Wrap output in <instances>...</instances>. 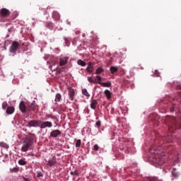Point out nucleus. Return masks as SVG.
Instances as JSON below:
<instances>
[{"mask_svg":"<svg viewBox=\"0 0 181 181\" xmlns=\"http://www.w3.org/2000/svg\"><path fill=\"white\" fill-rule=\"evenodd\" d=\"M95 78H96V80L98 81H97V83H98V84H101L100 83H103V82H101V81H102V78H101V76H96L95 77Z\"/></svg>","mask_w":181,"mask_h":181,"instance_id":"obj_32","label":"nucleus"},{"mask_svg":"<svg viewBox=\"0 0 181 181\" xmlns=\"http://www.w3.org/2000/svg\"><path fill=\"white\" fill-rule=\"evenodd\" d=\"M100 86H103V87H111V83L110 81L105 83H100Z\"/></svg>","mask_w":181,"mask_h":181,"instance_id":"obj_28","label":"nucleus"},{"mask_svg":"<svg viewBox=\"0 0 181 181\" xmlns=\"http://www.w3.org/2000/svg\"><path fill=\"white\" fill-rule=\"evenodd\" d=\"M172 175L174 177H177L179 176V173L176 171V168L173 169Z\"/></svg>","mask_w":181,"mask_h":181,"instance_id":"obj_27","label":"nucleus"},{"mask_svg":"<svg viewBox=\"0 0 181 181\" xmlns=\"http://www.w3.org/2000/svg\"><path fill=\"white\" fill-rule=\"evenodd\" d=\"M26 159L23 158L18 160V164L21 165V166H25L26 165Z\"/></svg>","mask_w":181,"mask_h":181,"instance_id":"obj_22","label":"nucleus"},{"mask_svg":"<svg viewBox=\"0 0 181 181\" xmlns=\"http://www.w3.org/2000/svg\"><path fill=\"white\" fill-rule=\"evenodd\" d=\"M27 108L28 111H34L35 108H36V103L33 101L31 104L28 105Z\"/></svg>","mask_w":181,"mask_h":181,"instance_id":"obj_15","label":"nucleus"},{"mask_svg":"<svg viewBox=\"0 0 181 181\" xmlns=\"http://www.w3.org/2000/svg\"><path fill=\"white\" fill-rule=\"evenodd\" d=\"M11 173H18V172H19V169L14 168L11 170Z\"/></svg>","mask_w":181,"mask_h":181,"instance_id":"obj_36","label":"nucleus"},{"mask_svg":"<svg viewBox=\"0 0 181 181\" xmlns=\"http://www.w3.org/2000/svg\"><path fill=\"white\" fill-rule=\"evenodd\" d=\"M24 181H30V179L23 177Z\"/></svg>","mask_w":181,"mask_h":181,"instance_id":"obj_42","label":"nucleus"},{"mask_svg":"<svg viewBox=\"0 0 181 181\" xmlns=\"http://www.w3.org/2000/svg\"><path fill=\"white\" fill-rule=\"evenodd\" d=\"M57 163V157L53 156L51 158L49 159L48 163H47V166H54Z\"/></svg>","mask_w":181,"mask_h":181,"instance_id":"obj_8","label":"nucleus"},{"mask_svg":"<svg viewBox=\"0 0 181 181\" xmlns=\"http://www.w3.org/2000/svg\"><path fill=\"white\" fill-rule=\"evenodd\" d=\"M125 153H128V150H126V151H125Z\"/></svg>","mask_w":181,"mask_h":181,"instance_id":"obj_46","label":"nucleus"},{"mask_svg":"<svg viewBox=\"0 0 181 181\" xmlns=\"http://www.w3.org/2000/svg\"><path fill=\"white\" fill-rule=\"evenodd\" d=\"M150 153L154 155L153 162L158 166H162L165 163V153L160 151V148L153 146L150 148Z\"/></svg>","mask_w":181,"mask_h":181,"instance_id":"obj_2","label":"nucleus"},{"mask_svg":"<svg viewBox=\"0 0 181 181\" xmlns=\"http://www.w3.org/2000/svg\"><path fill=\"white\" fill-rule=\"evenodd\" d=\"M93 70H94V66L93 65V63L88 62V66L86 68V71L90 74H91L93 73Z\"/></svg>","mask_w":181,"mask_h":181,"instance_id":"obj_14","label":"nucleus"},{"mask_svg":"<svg viewBox=\"0 0 181 181\" xmlns=\"http://www.w3.org/2000/svg\"><path fill=\"white\" fill-rule=\"evenodd\" d=\"M82 93L83 94V95H86V97H90V93H88L87 89L86 88L82 89Z\"/></svg>","mask_w":181,"mask_h":181,"instance_id":"obj_29","label":"nucleus"},{"mask_svg":"<svg viewBox=\"0 0 181 181\" xmlns=\"http://www.w3.org/2000/svg\"><path fill=\"white\" fill-rule=\"evenodd\" d=\"M98 149H100V147L97 144H95L93 146V150L98 151Z\"/></svg>","mask_w":181,"mask_h":181,"instance_id":"obj_38","label":"nucleus"},{"mask_svg":"<svg viewBox=\"0 0 181 181\" xmlns=\"http://www.w3.org/2000/svg\"><path fill=\"white\" fill-rule=\"evenodd\" d=\"M40 124H42V120H30L28 122V127L37 128L40 127Z\"/></svg>","mask_w":181,"mask_h":181,"instance_id":"obj_6","label":"nucleus"},{"mask_svg":"<svg viewBox=\"0 0 181 181\" xmlns=\"http://www.w3.org/2000/svg\"><path fill=\"white\" fill-rule=\"evenodd\" d=\"M167 121H169L168 124V134L164 138L165 142H167V144H170V142H173V138H175V136L172 134L175 133V131L177 129H180L181 126L180 124L176 121V118L174 117H168L166 118Z\"/></svg>","mask_w":181,"mask_h":181,"instance_id":"obj_1","label":"nucleus"},{"mask_svg":"<svg viewBox=\"0 0 181 181\" xmlns=\"http://www.w3.org/2000/svg\"><path fill=\"white\" fill-rule=\"evenodd\" d=\"M70 174L72 175V176H78L80 175V173H78V170H75V171H71L70 173Z\"/></svg>","mask_w":181,"mask_h":181,"instance_id":"obj_31","label":"nucleus"},{"mask_svg":"<svg viewBox=\"0 0 181 181\" xmlns=\"http://www.w3.org/2000/svg\"><path fill=\"white\" fill-rule=\"evenodd\" d=\"M176 139H177L178 144H180V145H181V139L180 138H178V139L176 138Z\"/></svg>","mask_w":181,"mask_h":181,"instance_id":"obj_41","label":"nucleus"},{"mask_svg":"<svg viewBox=\"0 0 181 181\" xmlns=\"http://www.w3.org/2000/svg\"><path fill=\"white\" fill-rule=\"evenodd\" d=\"M4 153L2 152L0 153V160H1V158H2Z\"/></svg>","mask_w":181,"mask_h":181,"instance_id":"obj_43","label":"nucleus"},{"mask_svg":"<svg viewBox=\"0 0 181 181\" xmlns=\"http://www.w3.org/2000/svg\"><path fill=\"white\" fill-rule=\"evenodd\" d=\"M0 148H4V149H8L9 148V145L8 144L1 141L0 142Z\"/></svg>","mask_w":181,"mask_h":181,"instance_id":"obj_19","label":"nucleus"},{"mask_svg":"<svg viewBox=\"0 0 181 181\" xmlns=\"http://www.w3.org/2000/svg\"><path fill=\"white\" fill-rule=\"evenodd\" d=\"M69 62L68 57H63L59 59V66L62 67L63 66H66Z\"/></svg>","mask_w":181,"mask_h":181,"instance_id":"obj_10","label":"nucleus"},{"mask_svg":"<svg viewBox=\"0 0 181 181\" xmlns=\"http://www.w3.org/2000/svg\"><path fill=\"white\" fill-rule=\"evenodd\" d=\"M60 100H62V95L57 93L55 95V103H59Z\"/></svg>","mask_w":181,"mask_h":181,"instance_id":"obj_21","label":"nucleus"},{"mask_svg":"<svg viewBox=\"0 0 181 181\" xmlns=\"http://www.w3.org/2000/svg\"><path fill=\"white\" fill-rule=\"evenodd\" d=\"M101 73H104V69L103 67H98L95 71V74H101Z\"/></svg>","mask_w":181,"mask_h":181,"instance_id":"obj_23","label":"nucleus"},{"mask_svg":"<svg viewBox=\"0 0 181 181\" xmlns=\"http://www.w3.org/2000/svg\"><path fill=\"white\" fill-rule=\"evenodd\" d=\"M5 158H8V154H5Z\"/></svg>","mask_w":181,"mask_h":181,"instance_id":"obj_45","label":"nucleus"},{"mask_svg":"<svg viewBox=\"0 0 181 181\" xmlns=\"http://www.w3.org/2000/svg\"><path fill=\"white\" fill-rule=\"evenodd\" d=\"M154 75L156 76V77H159V71H158V70H156L154 71Z\"/></svg>","mask_w":181,"mask_h":181,"instance_id":"obj_39","label":"nucleus"},{"mask_svg":"<svg viewBox=\"0 0 181 181\" xmlns=\"http://www.w3.org/2000/svg\"><path fill=\"white\" fill-rule=\"evenodd\" d=\"M97 105H98V102H97V100H92L90 103V108L92 110H95Z\"/></svg>","mask_w":181,"mask_h":181,"instance_id":"obj_16","label":"nucleus"},{"mask_svg":"<svg viewBox=\"0 0 181 181\" xmlns=\"http://www.w3.org/2000/svg\"><path fill=\"white\" fill-rule=\"evenodd\" d=\"M178 88H180V89H181V86H178Z\"/></svg>","mask_w":181,"mask_h":181,"instance_id":"obj_47","label":"nucleus"},{"mask_svg":"<svg viewBox=\"0 0 181 181\" xmlns=\"http://www.w3.org/2000/svg\"><path fill=\"white\" fill-rule=\"evenodd\" d=\"M37 177H43V173L40 171L37 172Z\"/></svg>","mask_w":181,"mask_h":181,"instance_id":"obj_37","label":"nucleus"},{"mask_svg":"<svg viewBox=\"0 0 181 181\" xmlns=\"http://www.w3.org/2000/svg\"><path fill=\"white\" fill-rule=\"evenodd\" d=\"M46 28H48V29H52L53 28V23H46Z\"/></svg>","mask_w":181,"mask_h":181,"instance_id":"obj_34","label":"nucleus"},{"mask_svg":"<svg viewBox=\"0 0 181 181\" xmlns=\"http://www.w3.org/2000/svg\"><path fill=\"white\" fill-rule=\"evenodd\" d=\"M104 94L106 95L107 100H110V98H111V91H110L109 90H105L104 91Z\"/></svg>","mask_w":181,"mask_h":181,"instance_id":"obj_20","label":"nucleus"},{"mask_svg":"<svg viewBox=\"0 0 181 181\" xmlns=\"http://www.w3.org/2000/svg\"><path fill=\"white\" fill-rule=\"evenodd\" d=\"M19 109L23 112V114H25L26 112V105H25V102L21 101L19 105Z\"/></svg>","mask_w":181,"mask_h":181,"instance_id":"obj_13","label":"nucleus"},{"mask_svg":"<svg viewBox=\"0 0 181 181\" xmlns=\"http://www.w3.org/2000/svg\"><path fill=\"white\" fill-rule=\"evenodd\" d=\"M54 124H56V127H57V121L54 122Z\"/></svg>","mask_w":181,"mask_h":181,"instance_id":"obj_44","label":"nucleus"},{"mask_svg":"<svg viewBox=\"0 0 181 181\" xmlns=\"http://www.w3.org/2000/svg\"><path fill=\"white\" fill-rule=\"evenodd\" d=\"M18 48H19V42L16 41H13L11 46L10 47L9 52L10 53H16Z\"/></svg>","mask_w":181,"mask_h":181,"instance_id":"obj_5","label":"nucleus"},{"mask_svg":"<svg viewBox=\"0 0 181 181\" xmlns=\"http://www.w3.org/2000/svg\"><path fill=\"white\" fill-rule=\"evenodd\" d=\"M8 103L7 102H4L2 103V108L3 110H7L8 109Z\"/></svg>","mask_w":181,"mask_h":181,"instance_id":"obj_33","label":"nucleus"},{"mask_svg":"<svg viewBox=\"0 0 181 181\" xmlns=\"http://www.w3.org/2000/svg\"><path fill=\"white\" fill-rule=\"evenodd\" d=\"M111 74H114V73H117V71H118V68L115 67V66H111L110 69Z\"/></svg>","mask_w":181,"mask_h":181,"instance_id":"obj_26","label":"nucleus"},{"mask_svg":"<svg viewBox=\"0 0 181 181\" xmlns=\"http://www.w3.org/2000/svg\"><path fill=\"white\" fill-rule=\"evenodd\" d=\"M165 109L170 110L171 112H173V111H177L179 110V105L172 103L170 99L168 105H165Z\"/></svg>","mask_w":181,"mask_h":181,"instance_id":"obj_4","label":"nucleus"},{"mask_svg":"<svg viewBox=\"0 0 181 181\" xmlns=\"http://www.w3.org/2000/svg\"><path fill=\"white\" fill-rule=\"evenodd\" d=\"M69 92V97L71 100V101H73L74 100V96L76 95V91L73 88H68Z\"/></svg>","mask_w":181,"mask_h":181,"instance_id":"obj_9","label":"nucleus"},{"mask_svg":"<svg viewBox=\"0 0 181 181\" xmlns=\"http://www.w3.org/2000/svg\"><path fill=\"white\" fill-rule=\"evenodd\" d=\"M0 13L1 16H2L3 18H7V16H9V15H11V12L6 8H1Z\"/></svg>","mask_w":181,"mask_h":181,"instance_id":"obj_12","label":"nucleus"},{"mask_svg":"<svg viewBox=\"0 0 181 181\" xmlns=\"http://www.w3.org/2000/svg\"><path fill=\"white\" fill-rule=\"evenodd\" d=\"M75 146H76V148H80V146H81V139L76 140Z\"/></svg>","mask_w":181,"mask_h":181,"instance_id":"obj_30","label":"nucleus"},{"mask_svg":"<svg viewBox=\"0 0 181 181\" xmlns=\"http://www.w3.org/2000/svg\"><path fill=\"white\" fill-rule=\"evenodd\" d=\"M95 125L97 127V128H98V129H100V128H101V121L98 120L95 122Z\"/></svg>","mask_w":181,"mask_h":181,"instance_id":"obj_35","label":"nucleus"},{"mask_svg":"<svg viewBox=\"0 0 181 181\" xmlns=\"http://www.w3.org/2000/svg\"><path fill=\"white\" fill-rule=\"evenodd\" d=\"M77 63L79 66H81L82 67H84L86 65V62H84L81 59H78Z\"/></svg>","mask_w":181,"mask_h":181,"instance_id":"obj_25","label":"nucleus"},{"mask_svg":"<svg viewBox=\"0 0 181 181\" xmlns=\"http://www.w3.org/2000/svg\"><path fill=\"white\" fill-rule=\"evenodd\" d=\"M62 135V132L59 129L53 130L50 132V136L52 138H57V136H60Z\"/></svg>","mask_w":181,"mask_h":181,"instance_id":"obj_11","label":"nucleus"},{"mask_svg":"<svg viewBox=\"0 0 181 181\" xmlns=\"http://www.w3.org/2000/svg\"><path fill=\"white\" fill-rule=\"evenodd\" d=\"M88 81H89V83H92L93 84H97V80L93 79V76L88 77Z\"/></svg>","mask_w":181,"mask_h":181,"instance_id":"obj_24","label":"nucleus"},{"mask_svg":"<svg viewBox=\"0 0 181 181\" xmlns=\"http://www.w3.org/2000/svg\"><path fill=\"white\" fill-rule=\"evenodd\" d=\"M47 117L48 118H52V119L54 118V116H53V115H47Z\"/></svg>","mask_w":181,"mask_h":181,"instance_id":"obj_40","label":"nucleus"},{"mask_svg":"<svg viewBox=\"0 0 181 181\" xmlns=\"http://www.w3.org/2000/svg\"><path fill=\"white\" fill-rule=\"evenodd\" d=\"M52 127H53V124L49 121L41 122V124H40L41 129H45V128H52Z\"/></svg>","mask_w":181,"mask_h":181,"instance_id":"obj_7","label":"nucleus"},{"mask_svg":"<svg viewBox=\"0 0 181 181\" xmlns=\"http://www.w3.org/2000/svg\"><path fill=\"white\" fill-rule=\"evenodd\" d=\"M31 145H33V140L31 139H28L25 141L24 144H23V146L21 148L22 152H28L29 151V148H30Z\"/></svg>","mask_w":181,"mask_h":181,"instance_id":"obj_3","label":"nucleus"},{"mask_svg":"<svg viewBox=\"0 0 181 181\" xmlns=\"http://www.w3.org/2000/svg\"><path fill=\"white\" fill-rule=\"evenodd\" d=\"M6 112L8 115L13 114V112H15V107H13V106L7 107Z\"/></svg>","mask_w":181,"mask_h":181,"instance_id":"obj_17","label":"nucleus"},{"mask_svg":"<svg viewBox=\"0 0 181 181\" xmlns=\"http://www.w3.org/2000/svg\"><path fill=\"white\" fill-rule=\"evenodd\" d=\"M52 18L55 21H59L60 19V14L57 11H54L52 13Z\"/></svg>","mask_w":181,"mask_h":181,"instance_id":"obj_18","label":"nucleus"}]
</instances>
